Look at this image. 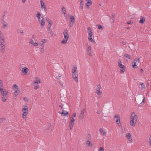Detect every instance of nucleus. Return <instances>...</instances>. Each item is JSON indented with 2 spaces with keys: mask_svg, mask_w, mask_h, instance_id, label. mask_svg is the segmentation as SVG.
<instances>
[{
  "mask_svg": "<svg viewBox=\"0 0 151 151\" xmlns=\"http://www.w3.org/2000/svg\"><path fill=\"white\" fill-rule=\"evenodd\" d=\"M145 101V96H143V100L142 101L140 104L139 105L140 106L143 105H144V103Z\"/></svg>",
  "mask_w": 151,
  "mask_h": 151,
  "instance_id": "nucleus-37",
  "label": "nucleus"
},
{
  "mask_svg": "<svg viewBox=\"0 0 151 151\" xmlns=\"http://www.w3.org/2000/svg\"><path fill=\"white\" fill-rule=\"evenodd\" d=\"M12 89L14 91H16L20 90L17 84H14L12 86Z\"/></svg>",
  "mask_w": 151,
  "mask_h": 151,
  "instance_id": "nucleus-29",
  "label": "nucleus"
},
{
  "mask_svg": "<svg viewBox=\"0 0 151 151\" xmlns=\"http://www.w3.org/2000/svg\"><path fill=\"white\" fill-rule=\"evenodd\" d=\"M29 43L34 47L37 46L39 45V43L38 42H35V40L32 39L30 40Z\"/></svg>",
  "mask_w": 151,
  "mask_h": 151,
  "instance_id": "nucleus-15",
  "label": "nucleus"
},
{
  "mask_svg": "<svg viewBox=\"0 0 151 151\" xmlns=\"http://www.w3.org/2000/svg\"><path fill=\"white\" fill-rule=\"evenodd\" d=\"M41 8L43 11L46 12L47 9L45 2L43 0H40Z\"/></svg>",
  "mask_w": 151,
  "mask_h": 151,
  "instance_id": "nucleus-13",
  "label": "nucleus"
},
{
  "mask_svg": "<svg viewBox=\"0 0 151 151\" xmlns=\"http://www.w3.org/2000/svg\"><path fill=\"white\" fill-rule=\"evenodd\" d=\"M86 144L88 146L92 147L93 146V144L90 141L86 140L85 142Z\"/></svg>",
  "mask_w": 151,
  "mask_h": 151,
  "instance_id": "nucleus-32",
  "label": "nucleus"
},
{
  "mask_svg": "<svg viewBox=\"0 0 151 151\" xmlns=\"http://www.w3.org/2000/svg\"><path fill=\"white\" fill-rule=\"evenodd\" d=\"M36 17L37 19L41 25L43 27L45 25V22L43 16L41 14V13L39 12H37Z\"/></svg>",
  "mask_w": 151,
  "mask_h": 151,
  "instance_id": "nucleus-3",
  "label": "nucleus"
},
{
  "mask_svg": "<svg viewBox=\"0 0 151 151\" xmlns=\"http://www.w3.org/2000/svg\"><path fill=\"white\" fill-rule=\"evenodd\" d=\"M49 33L52 35H53L52 32V30L51 31H49Z\"/></svg>",
  "mask_w": 151,
  "mask_h": 151,
  "instance_id": "nucleus-53",
  "label": "nucleus"
},
{
  "mask_svg": "<svg viewBox=\"0 0 151 151\" xmlns=\"http://www.w3.org/2000/svg\"><path fill=\"white\" fill-rule=\"evenodd\" d=\"M77 68L76 65L73 66L72 70V76L73 79L76 82H78V73L77 71Z\"/></svg>",
  "mask_w": 151,
  "mask_h": 151,
  "instance_id": "nucleus-2",
  "label": "nucleus"
},
{
  "mask_svg": "<svg viewBox=\"0 0 151 151\" xmlns=\"http://www.w3.org/2000/svg\"><path fill=\"white\" fill-rule=\"evenodd\" d=\"M99 130L101 133L104 136H105L106 134V132L105 131H104L102 129L100 128Z\"/></svg>",
  "mask_w": 151,
  "mask_h": 151,
  "instance_id": "nucleus-34",
  "label": "nucleus"
},
{
  "mask_svg": "<svg viewBox=\"0 0 151 151\" xmlns=\"http://www.w3.org/2000/svg\"><path fill=\"white\" fill-rule=\"evenodd\" d=\"M47 42V40L45 39H41L40 41V48L39 50L40 51V52L43 53L44 52V47H45V43H46Z\"/></svg>",
  "mask_w": 151,
  "mask_h": 151,
  "instance_id": "nucleus-6",
  "label": "nucleus"
},
{
  "mask_svg": "<svg viewBox=\"0 0 151 151\" xmlns=\"http://www.w3.org/2000/svg\"><path fill=\"white\" fill-rule=\"evenodd\" d=\"M7 99V96H3L2 97V100L4 102H5Z\"/></svg>",
  "mask_w": 151,
  "mask_h": 151,
  "instance_id": "nucleus-43",
  "label": "nucleus"
},
{
  "mask_svg": "<svg viewBox=\"0 0 151 151\" xmlns=\"http://www.w3.org/2000/svg\"><path fill=\"white\" fill-rule=\"evenodd\" d=\"M6 120L5 118H0V124L3 123Z\"/></svg>",
  "mask_w": 151,
  "mask_h": 151,
  "instance_id": "nucleus-41",
  "label": "nucleus"
},
{
  "mask_svg": "<svg viewBox=\"0 0 151 151\" xmlns=\"http://www.w3.org/2000/svg\"><path fill=\"white\" fill-rule=\"evenodd\" d=\"M140 71H141L142 72H143V70L142 69H140Z\"/></svg>",
  "mask_w": 151,
  "mask_h": 151,
  "instance_id": "nucleus-61",
  "label": "nucleus"
},
{
  "mask_svg": "<svg viewBox=\"0 0 151 151\" xmlns=\"http://www.w3.org/2000/svg\"><path fill=\"white\" fill-rule=\"evenodd\" d=\"M137 119V115L135 113L132 112L131 115L130 120V124L131 126L134 127L136 124Z\"/></svg>",
  "mask_w": 151,
  "mask_h": 151,
  "instance_id": "nucleus-1",
  "label": "nucleus"
},
{
  "mask_svg": "<svg viewBox=\"0 0 151 151\" xmlns=\"http://www.w3.org/2000/svg\"><path fill=\"white\" fill-rule=\"evenodd\" d=\"M1 23L2 24L4 25L1 26V27L2 28H4L5 27L7 26V24L2 19H1Z\"/></svg>",
  "mask_w": 151,
  "mask_h": 151,
  "instance_id": "nucleus-33",
  "label": "nucleus"
},
{
  "mask_svg": "<svg viewBox=\"0 0 151 151\" xmlns=\"http://www.w3.org/2000/svg\"><path fill=\"white\" fill-rule=\"evenodd\" d=\"M61 12L62 14L65 17H67L66 13V10L64 6H62Z\"/></svg>",
  "mask_w": 151,
  "mask_h": 151,
  "instance_id": "nucleus-21",
  "label": "nucleus"
},
{
  "mask_svg": "<svg viewBox=\"0 0 151 151\" xmlns=\"http://www.w3.org/2000/svg\"><path fill=\"white\" fill-rule=\"evenodd\" d=\"M17 32H18V33H19L22 34H24V32H23V30H22L21 29H19L18 30Z\"/></svg>",
  "mask_w": 151,
  "mask_h": 151,
  "instance_id": "nucleus-39",
  "label": "nucleus"
},
{
  "mask_svg": "<svg viewBox=\"0 0 151 151\" xmlns=\"http://www.w3.org/2000/svg\"><path fill=\"white\" fill-rule=\"evenodd\" d=\"M0 92H1L2 95L4 96H7L6 95L8 92L5 89H3L2 88H0Z\"/></svg>",
  "mask_w": 151,
  "mask_h": 151,
  "instance_id": "nucleus-18",
  "label": "nucleus"
},
{
  "mask_svg": "<svg viewBox=\"0 0 151 151\" xmlns=\"http://www.w3.org/2000/svg\"><path fill=\"white\" fill-rule=\"evenodd\" d=\"M140 85L141 86L142 90H144L145 88V84L143 83H141Z\"/></svg>",
  "mask_w": 151,
  "mask_h": 151,
  "instance_id": "nucleus-38",
  "label": "nucleus"
},
{
  "mask_svg": "<svg viewBox=\"0 0 151 151\" xmlns=\"http://www.w3.org/2000/svg\"><path fill=\"white\" fill-rule=\"evenodd\" d=\"M87 33L88 35V39L91 42L95 44L96 42L93 39V35L92 31L90 27L87 28Z\"/></svg>",
  "mask_w": 151,
  "mask_h": 151,
  "instance_id": "nucleus-4",
  "label": "nucleus"
},
{
  "mask_svg": "<svg viewBox=\"0 0 151 151\" xmlns=\"http://www.w3.org/2000/svg\"><path fill=\"white\" fill-rule=\"evenodd\" d=\"M145 17L141 16L140 17V20L139 21V22L140 24H143L145 22Z\"/></svg>",
  "mask_w": 151,
  "mask_h": 151,
  "instance_id": "nucleus-25",
  "label": "nucleus"
},
{
  "mask_svg": "<svg viewBox=\"0 0 151 151\" xmlns=\"http://www.w3.org/2000/svg\"><path fill=\"white\" fill-rule=\"evenodd\" d=\"M85 109H83L82 110L81 113L79 115V117L81 119H83L84 116V113L85 112Z\"/></svg>",
  "mask_w": 151,
  "mask_h": 151,
  "instance_id": "nucleus-27",
  "label": "nucleus"
},
{
  "mask_svg": "<svg viewBox=\"0 0 151 151\" xmlns=\"http://www.w3.org/2000/svg\"><path fill=\"white\" fill-rule=\"evenodd\" d=\"M4 16H5L4 15V16H3V17H2V19L3 20V19L4 18Z\"/></svg>",
  "mask_w": 151,
  "mask_h": 151,
  "instance_id": "nucleus-60",
  "label": "nucleus"
},
{
  "mask_svg": "<svg viewBox=\"0 0 151 151\" xmlns=\"http://www.w3.org/2000/svg\"><path fill=\"white\" fill-rule=\"evenodd\" d=\"M121 130L122 133H124L125 132V129L123 127H122L121 128Z\"/></svg>",
  "mask_w": 151,
  "mask_h": 151,
  "instance_id": "nucleus-42",
  "label": "nucleus"
},
{
  "mask_svg": "<svg viewBox=\"0 0 151 151\" xmlns=\"http://www.w3.org/2000/svg\"><path fill=\"white\" fill-rule=\"evenodd\" d=\"M23 99L25 101H28V98L26 97H24L23 98Z\"/></svg>",
  "mask_w": 151,
  "mask_h": 151,
  "instance_id": "nucleus-50",
  "label": "nucleus"
},
{
  "mask_svg": "<svg viewBox=\"0 0 151 151\" xmlns=\"http://www.w3.org/2000/svg\"><path fill=\"white\" fill-rule=\"evenodd\" d=\"M50 128L49 127L47 128L46 129L47 131H49L50 130Z\"/></svg>",
  "mask_w": 151,
  "mask_h": 151,
  "instance_id": "nucleus-57",
  "label": "nucleus"
},
{
  "mask_svg": "<svg viewBox=\"0 0 151 151\" xmlns=\"http://www.w3.org/2000/svg\"><path fill=\"white\" fill-rule=\"evenodd\" d=\"M102 89L101 85L98 84L96 88L95 93L99 97H101L102 96Z\"/></svg>",
  "mask_w": 151,
  "mask_h": 151,
  "instance_id": "nucleus-8",
  "label": "nucleus"
},
{
  "mask_svg": "<svg viewBox=\"0 0 151 151\" xmlns=\"http://www.w3.org/2000/svg\"><path fill=\"white\" fill-rule=\"evenodd\" d=\"M149 84V83H147V84Z\"/></svg>",
  "mask_w": 151,
  "mask_h": 151,
  "instance_id": "nucleus-64",
  "label": "nucleus"
},
{
  "mask_svg": "<svg viewBox=\"0 0 151 151\" xmlns=\"http://www.w3.org/2000/svg\"><path fill=\"white\" fill-rule=\"evenodd\" d=\"M122 44L123 45H125V43L124 42H122Z\"/></svg>",
  "mask_w": 151,
  "mask_h": 151,
  "instance_id": "nucleus-58",
  "label": "nucleus"
},
{
  "mask_svg": "<svg viewBox=\"0 0 151 151\" xmlns=\"http://www.w3.org/2000/svg\"><path fill=\"white\" fill-rule=\"evenodd\" d=\"M59 114H61L62 116H68L69 115V113L67 111H65L63 110L62 111H59L58 112Z\"/></svg>",
  "mask_w": 151,
  "mask_h": 151,
  "instance_id": "nucleus-22",
  "label": "nucleus"
},
{
  "mask_svg": "<svg viewBox=\"0 0 151 151\" xmlns=\"http://www.w3.org/2000/svg\"><path fill=\"white\" fill-rule=\"evenodd\" d=\"M118 65L119 67L121 68L120 70V72L121 73H123L125 71V66L122 64V62L120 60L118 62Z\"/></svg>",
  "mask_w": 151,
  "mask_h": 151,
  "instance_id": "nucleus-11",
  "label": "nucleus"
},
{
  "mask_svg": "<svg viewBox=\"0 0 151 151\" xmlns=\"http://www.w3.org/2000/svg\"><path fill=\"white\" fill-rule=\"evenodd\" d=\"M140 61V59L139 58H137L133 61L132 64V67L134 68H137L138 67L137 65L139 63Z\"/></svg>",
  "mask_w": 151,
  "mask_h": 151,
  "instance_id": "nucleus-10",
  "label": "nucleus"
},
{
  "mask_svg": "<svg viewBox=\"0 0 151 151\" xmlns=\"http://www.w3.org/2000/svg\"><path fill=\"white\" fill-rule=\"evenodd\" d=\"M20 92V90L14 91V92L12 93L13 98L15 99H16L17 98V96L19 94Z\"/></svg>",
  "mask_w": 151,
  "mask_h": 151,
  "instance_id": "nucleus-19",
  "label": "nucleus"
},
{
  "mask_svg": "<svg viewBox=\"0 0 151 151\" xmlns=\"http://www.w3.org/2000/svg\"><path fill=\"white\" fill-rule=\"evenodd\" d=\"M46 20L49 24L48 25V27H51L53 24V22L49 18H47Z\"/></svg>",
  "mask_w": 151,
  "mask_h": 151,
  "instance_id": "nucleus-30",
  "label": "nucleus"
},
{
  "mask_svg": "<svg viewBox=\"0 0 151 151\" xmlns=\"http://www.w3.org/2000/svg\"><path fill=\"white\" fill-rule=\"evenodd\" d=\"M115 15L114 14H112L111 16V18H113L114 19V17Z\"/></svg>",
  "mask_w": 151,
  "mask_h": 151,
  "instance_id": "nucleus-54",
  "label": "nucleus"
},
{
  "mask_svg": "<svg viewBox=\"0 0 151 151\" xmlns=\"http://www.w3.org/2000/svg\"><path fill=\"white\" fill-rule=\"evenodd\" d=\"M22 1L23 3H24L26 2V0H22Z\"/></svg>",
  "mask_w": 151,
  "mask_h": 151,
  "instance_id": "nucleus-55",
  "label": "nucleus"
},
{
  "mask_svg": "<svg viewBox=\"0 0 151 151\" xmlns=\"http://www.w3.org/2000/svg\"><path fill=\"white\" fill-rule=\"evenodd\" d=\"M59 84H60V86L62 87V88H64V86H63V82H61V81H60L59 82Z\"/></svg>",
  "mask_w": 151,
  "mask_h": 151,
  "instance_id": "nucleus-47",
  "label": "nucleus"
},
{
  "mask_svg": "<svg viewBox=\"0 0 151 151\" xmlns=\"http://www.w3.org/2000/svg\"><path fill=\"white\" fill-rule=\"evenodd\" d=\"M32 37L34 38H35L36 37V36H35V35H33Z\"/></svg>",
  "mask_w": 151,
  "mask_h": 151,
  "instance_id": "nucleus-62",
  "label": "nucleus"
},
{
  "mask_svg": "<svg viewBox=\"0 0 151 151\" xmlns=\"http://www.w3.org/2000/svg\"><path fill=\"white\" fill-rule=\"evenodd\" d=\"M19 69L22 73L24 75H27L29 71L28 68L26 67L25 65L24 64H21L19 66Z\"/></svg>",
  "mask_w": 151,
  "mask_h": 151,
  "instance_id": "nucleus-7",
  "label": "nucleus"
},
{
  "mask_svg": "<svg viewBox=\"0 0 151 151\" xmlns=\"http://www.w3.org/2000/svg\"><path fill=\"white\" fill-rule=\"evenodd\" d=\"M126 137L128 139L129 142L130 143L132 142L133 140L132 138L131 134L129 133H128L126 134Z\"/></svg>",
  "mask_w": 151,
  "mask_h": 151,
  "instance_id": "nucleus-20",
  "label": "nucleus"
},
{
  "mask_svg": "<svg viewBox=\"0 0 151 151\" xmlns=\"http://www.w3.org/2000/svg\"><path fill=\"white\" fill-rule=\"evenodd\" d=\"M0 45L1 48V52L3 53L4 52V48L5 47V43L4 40H0Z\"/></svg>",
  "mask_w": 151,
  "mask_h": 151,
  "instance_id": "nucleus-14",
  "label": "nucleus"
},
{
  "mask_svg": "<svg viewBox=\"0 0 151 151\" xmlns=\"http://www.w3.org/2000/svg\"><path fill=\"white\" fill-rule=\"evenodd\" d=\"M28 113L22 112V117L24 119L26 120L27 119V116Z\"/></svg>",
  "mask_w": 151,
  "mask_h": 151,
  "instance_id": "nucleus-31",
  "label": "nucleus"
},
{
  "mask_svg": "<svg viewBox=\"0 0 151 151\" xmlns=\"http://www.w3.org/2000/svg\"><path fill=\"white\" fill-rule=\"evenodd\" d=\"M124 56L126 58L131 60L132 59L131 56L128 54L125 53L124 55Z\"/></svg>",
  "mask_w": 151,
  "mask_h": 151,
  "instance_id": "nucleus-36",
  "label": "nucleus"
},
{
  "mask_svg": "<svg viewBox=\"0 0 151 151\" xmlns=\"http://www.w3.org/2000/svg\"><path fill=\"white\" fill-rule=\"evenodd\" d=\"M28 107L27 106H23L22 111V112L28 113Z\"/></svg>",
  "mask_w": 151,
  "mask_h": 151,
  "instance_id": "nucleus-23",
  "label": "nucleus"
},
{
  "mask_svg": "<svg viewBox=\"0 0 151 151\" xmlns=\"http://www.w3.org/2000/svg\"><path fill=\"white\" fill-rule=\"evenodd\" d=\"M149 143L150 145L151 146V134L150 135L149 138Z\"/></svg>",
  "mask_w": 151,
  "mask_h": 151,
  "instance_id": "nucleus-48",
  "label": "nucleus"
},
{
  "mask_svg": "<svg viewBox=\"0 0 151 151\" xmlns=\"http://www.w3.org/2000/svg\"><path fill=\"white\" fill-rule=\"evenodd\" d=\"M87 51L88 54L90 56H92L93 55V53L92 51L91 50V47L90 45H88L87 48Z\"/></svg>",
  "mask_w": 151,
  "mask_h": 151,
  "instance_id": "nucleus-17",
  "label": "nucleus"
},
{
  "mask_svg": "<svg viewBox=\"0 0 151 151\" xmlns=\"http://www.w3.org/2000/svg\"><path fill=\"white\" fill-rule=\"evenodd\" d=\"M40 79L38 77L35 78V80L33 81V85L34 86V88L35 90L39 88V83H41Z\"/></svg>",
  "mask_w": 151,
  "mask_h": 151,
  "instance_id": "nucleus-9",
  "label": "nucleus"
},
{
  "mask_svg": "<svg viewBox=\"0 0 151 151\" xmlns=\"http://www.w3.org/2000/svg\"><path fill=\"white\" fill-rule=\"evenodd\" d=\"M80 7L81 9H83V0H80Z\"/></svg>",
  "mask_w": 151,
  "mask_h": 151,
  "instance_id": "nucleus-35",
  "label": "nucleus"
},
{
  "mask_svg": "<svg viewBox=\"0 0 151 151\" xmlns=\"http://www.w3.org/2000/svg\"><path fill=\"white\" fill-rule=\"evenodd\" d=\"M70 20L69 25L70 27H72L73 26L75 22V19L74 17L72 15L70 16Z\"/></svg>",
  "mask_w": 151,
  "mask_h": 151,
  "instance_id": "nucleus-16",
  "label": "nucleus"
},
{
  "mask_svg": "<svg viewBox=\"0 0 151 151\" xmlns=\"http://www.w3.org/2000/svg\"><path fill=\"white\" fill-rule=\"evenodd\" d=\"M59 107H60V109H62V106H61V105H60L59 106Z\"/></svg>",
  "mask_w": 151,
  "mask_h": 151,
  "instance_id": "nucleus-59",
  "label": "nucleus"
},
{
  "mask_svg": "<svg viewBox=\"0 0 151 151\" xmlns=\"http://www.w3.org/2000/svg\"><path fill=\"white\" fill-rule=\"evenodd\" d=\"M0 37L1 38V40H4V38H3V36L2 35V32L0 31Z\"/></svg>",
  "mask_w": 151,
  "mask_h": 151,
  "instance_id": "nucleus-45",
  "label": "nucleus"
},
{
  "mask_svg": "<svg viewBox=\"0 0 151 151\" xmlns=\"http://www.w3.org/2000/svg\"><path fill=\"white\" fill-rule=\"evenodd\" d=\"M86 1L87 2L86 4V6L88 7L87 9H88L89 8V6L92 4V1L91 0H86Z\"/></svg>",
  "mask_w": 151,
  "mask_h": 151,
  "instance_id": "nucleus-26",
  "label": "nucleus"
},
{
  "mask_svg": "<svg viewBox=\"0 0 151 151\" xmlns=\"http://www.w3.org/2000/svg\"><path fill=\"white\" fill-rule=\"evenodd\" d=\"M51 27H48L47 29V31H51L52 30L51 28Z\"/></svg>",
  "mask_w": 151,
  "mask_h": 151,
  "instance_id": "nucleus-51",
  "label": "nucleus"
},
{
  "mask_svg": "<svg viewBox=\"0 0 151 151\" xmlns=\"http://www.w3.org/2000/svg\"><path fill=\"white\" fill-rule=\"evenodd\" d=\"M68 32V30L66 29L63 32L64 37L63 40L61 41V43L65 45L66 44L68 40L69 36Z\"/></svg>",
  "mask_w": 151,
  "mask_h": 151,
  "instance_id": "nucleus-5",
  "label": "nucleus"
},
{
  "mask_svg": "<svg viewBox=\"0 0 151 151\" xmlns=\"http://www.w3.org/2000/svg\"><path fill=\"white\" fill-rule=\"evenodd\" d=\"M98 29L100 30L104 28L103 26L100 24L98 25Z\"/></svg>",
  "mask_w": 151,
  "mask_h": 151,
  "instance_id": "nucleus-40",
  "label": "nucleus"
},
{
  "mask_svg": "<svg viewBox=\"0 0 151 151\" xmlns=\"http://www.w3.org/2000/svg\"><path fill=\"white\" fill-rule=\"evenodd\" d=\"M76 113H74L73 115H72V116L70 117V122H74L75 121V119L74 118H75L76 116Z\"/></svg>",
  "mask_w": 151,
  "mask_h": 151,
  "instance_id": "nucleus-24",
  "label": "nucleus"
},
{
  "mask_svg": "<svg viewBox=\"0 0 151 151\" xmlns=\"http://www.w3.org/2000/svg\"><path fill=\"white\" fill-rule=\"evenodd\" d=\"M127 29H130V27H127Z\"/></svg>",
  "mask_w": 151,
  "mask_h": 151,
  "instance_id": "nucleus-63",
  "label": "nucleus"
},
{
  "mask_svg": "<svg viewBox=\"0 0 151 151\" xmlns=\"http://www.w3.org/2000/svg\"><path fill=\"white\" fill-rule=\"evenodd\" d=\"M114 118L116 124L119 126L122 125V122L120 121V118L119 116L117 114H116L114 116Z\"/></svg>",
  "mask_w": 151,
  "mask_h": 151,
  "instance_id": "nucleus-12",
  "label": "nucleus"
},
{
  "mask_svg": "<svg viewBox=\"0 0 151 151\" xmlns=\"http://www.w3.org/2000/svg\"><path fill=\"white\" fill-rule=\"evenodd\" d=\"M3 86V82L1 80H0V88H2Z\"/></svg>",
  "mask_w": 151,
  "mask_h": 151,
  "instance_id": "nucleus-49",
  "label": "nucleus"
},
{
  "mask_svg": "<svg viewBox=\"0 0 151 151\" xmlns=\"http://www.w3.org/2000/svg\"><path fill=\"white\" fill-rule=\"evenodd\" d=\"M98 151H104V150L103 147H100L99 150H98Z\"/></svg>",
  "mask_w": 151,
  "mask_h": 151,
  "instance_id": "nucleus-46",
  "label": "nucleus"
},
{
  "mask_svg": "<svg viewBox=\"0 0 151 151\" xmlns=\"http://www.w3.org/2000/svg\"><path fill=\"white\" fill-rule=\"evenodd\" d=\"M74 124V122H69V124L68 126V129L69 130L72 129Z\"/></svg>",
  "mask_w": 151,
  "mask_h": 151,
  "instance_id": "nucleus-28",
  "label": "nucleus"
},
{
  "mask_svg": "<svg viewBox=\"0 0 151 151\" xmlns=\"http://www.w3.org/2000/svg\"><path fill=\"white\" fill-rule=\"evenodd\" d=\"M62 75L61 74H59L58 76L57 77V79L59 80L60 79V78L62 77Z\"/></svg>",
  "mask_w": 151,
  "mask_h": 151,
  "instance_id": "nucleus-44",
  "label": "nucleus"
},
{
  "mask_svg": "<svg viewBox=\"0 0 151 151\" xmlns=\"http://www.w3.org/2000/svg\"><path fill=\"white\" fill-rule=\"evenodd\" d=\"M111 22H112V23H113L114 22V19L113 18H111Z\"/></svg>",
  "mask_w": 151,
  "mask_h": 151,
  "instance_id": "nucleus-56",
  "label": "nucleus"
},
{
  "mask_svg": "<svg viewBox=\"0 0 151 151\" xmlns=\"http://www.w3.org/2000/svg\"><path fill=\"white\" fill-rule=\"evenodd\" d=\"M132 23V22L131 21H129L127 22V24H130Z\"/></svg>",
  "mask_w": 151,
  "mask_h": 151,
  "instance_id": "nucleus-52",
  "label": "nucleus"
}]
</instances>
